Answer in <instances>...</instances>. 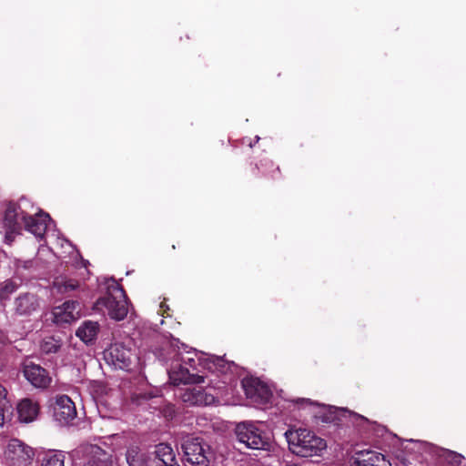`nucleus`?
<instances>
[{"mask_svg":"<svg viewBox=\"0 0 466 466\" xmlns=\"http://www.w3.org/2000/svg\"><path fill=\"white\" fill-rule=\"evenodd\" d=\"M289 451L299 457L321 456L327 442L315 432L305 428H290L285 432Z\"/></svg>","mask_w":466,"mask_h":466,"instance_id":"1","label":"nucleus"},{"mask_svg":"<svg viewBox=\"0 0 466 466\" xmlns=\"http://www.w3.org/2000/svg\"><path fill=\"white\" fill-rule=\"evenodd\" d=\"M34 209L35 206L27 199H21L17 204H12L7 208L5 215V226L8 229L5 234L6 242H11L12 235L25 224L28 216L35 213Z\"/></svg>","mask_w":466,"mask_h":466,"instance_id":"2","label":"nucleus"},{"mask_svg":"<svg viewBox=\"0 0 466 466\" xmlns=\"http://www.w3.org/2000/svg\"><path fill=\"white\" fill-rule=\"evenodd\" d=\"M107 309L109 317L115 320L124 319L128 313V305L124 289L114 280L108 283V297L99 300Z\"/></svg>","mask_w":466,"mask_h":466,"instance_id":"3","label":"nucleus"},{"mask_svg":"<svg viewBox=\"0 0 466 466\" xmlns=\"http://www.w3.org/2000/svg\"><path fill=\"white\" fill-rule=\"evenodd\" d=\"M235 433L239 442L253 450H268V439L263 434L257 423L243 421L236 426Z\"/></svg>","mask_w":466,"mask_h":466,"instance_id":"4","label":"nucleus"},{"mask_svg":"<svg viewBox=\"0 0 466 466\" xmlns=\"http://www.w3.org/2000/svg\"><path fill=\"white\" fill-rule=\"evenodd\" d=\"M35 456L34 450L17 439L10 440L7 443L3 461L7 466H29Z\"/></svg>","mask_w":466,"mask_h":466,"instance_id":"5","label":"nucleus"},{"mask_svg":"<svg viewBox=\"0 0 466 466\" xmlns=\"http://www.w3.org/2000/svg\"><path fill=\"white\" fill-rule=\"evenodd\" d=\"M186 460L192 466H208L210 448L198 438H188L183 443Z\"/></svg>","mask_w":466,"mask_h":466,"instance_id":"6","label":"nucleus"},{"mask_svg":"<svg viewBox=\"0 0 466 466\" xmlns=\"http://www.w3.org/2000/svg\"><path fill=\"white\" fill-rule=\"evenodd\" d=\"M78 304L73 300H67L61 305L55 306L49 312L50 320L56 325L71 324L80 318Z\"/></svg>","mask_w":466,"mask_h":466,"instance_id":"7","label":"nucleus"},{"mask_svg":"<svg viewBox=\"0 0 466 466\" xmlns=\"http://www.w3.org/2000/svg\"><path fill=\"white\" fill-rule=\"evenodd\" d=\"M134 354L131 350L127 349L122 343L112 344L105 351V360L106 362L116 369H127L132 362Z\"/></svg>","mask_w":466,"mask_h":466,"instance_id":"8","label":"nucleus"},{"mask_svg":"<svg viewBox=\"0 0 466 466\" xmlns=\"http://www.w3.org/2000/svg\"><path fill=\"white\" fill-rule=\"evenodd\" d=\"M54 417L60 424H68L76 416V410L74 402L66 395L56 397L53 406Z\"/></svg>","mask_w":466,"mask_h":466,"instance_id":"9","label":"nucleus"},{"mask_svg":"<svg viewBox=\"0 0 466 466\" xmlns=\"http://www.w3.org/2000/svg\"><path fill=\"white\" fill-rule=\"evenodd\" d=\"M350 466H391L386 457L371 450L356 451L350 458Z\"/></svg>","mask_w":466,"mask_h":466,"instance_id":"10","label":"nucleus"},{"mask_svg":"<svg viewBox=\"0 0 466 466\" xmlns=\"http://www.w3.org/2000/svg\"><path fill=\"white\" fill-rule=\"evenodd\" d=\"M242 387L247 398L256 403L267 402L271 396L267 386L255 378H245L242 380Z\"/></svg>","mask_w":466,"mask_h":466,"instance_id":"11","label":"nucleus"},{"mask_svg":"<svg viewBox=\"0 0 466 466\" xmlns=\"http://www.w3.org/2000/svg\"><path fill=\"white\" fill-rule=\"evenodd\" d=\"M23 374L25 380L35 388L45 389L51 383V378L46 370L32 362L24 365Z\"/></svg>","mask_w":466,"mask_h":466,"instance_id":"12","label":"nucleus"},{"mask_svg":"<svg viewBox=\"0 0 466 466\" xmlns=\"http://www.w3.org/2000/svg\"><path fill=\"white\" fill-rule=\"evenodd\" d=\"M33 215L28 216L25 222V228L38 238H42L48 228L47 222L50 218L47 214L39 212L38 208L35 207Z\"/></svg>","mask_w":466,"mask_h":466,"instance_id":"13","label":"nucleus"},{"mask_svg":"<svg viewBox=\"0 0 466 466\" xmlns=\"http://www.w3.org/2000/svg\"><path fill=\"white\" fill-rule=\"evenodd\" d=\"M39 306V300L34 294H24L15 300V310L21 316L31 315Z\"/></svg>","mask_w":466,"mask_h":466,"instance_id":"14","label":"nucleus"},{"mask_svg":"<svg viewBox=\"0 0 466 466\" xmlns=\"http://www.w3.org/2000/svg\"><path fill=\"white\" fill-rule=\"evenodd\" d=\"M18 418L21 421L28 423L34 421L39 413V404L31 399H23L17 404Z\"/></svg>","mask_w":466,"mask_h":466,"instance_id":"15","label":"nucleus"},{"mask_svg":"<svg viewBox=\"0 0 466 466\" xmlns=\"http://www.w3.org/2000/svg\"><path fill=\"white\" fill-rule=\"evenodd\" d=\"M169 378L174 384H187V383H202L204 382V378L199 375H192L188 372L187 369L179 367L177 370L172 369L169 371Z\"/></svg>","mask_w":466,"mask_h":466,"instance_id":"16","label":"nucleus"},{"mask_svg":"<svg viewBox=\"0 0 466 466\" xmlns=\"http://www.w3.org/2000/svg\"><path fill=\"white\" fill-rule=\"evenodd\" d=\"M99 325L97 322L86 320L77 329L76 336L85 343L92 342L97 336Z\"/></svg>","mask_w":466,"mask_h":466,"instance_id":"17","label":"nucleus"},{"mask_svg":"<svg viewBox=\"0 0 466 466\" xmlns=\"http://www.w3.org/2000/svg\"><path fill=\"white\" fill-rule=\"evenodd\" d=\"M12 416V406L7 399L5 388L0 384V426L9 422Z\"/></svg>","mask_w":466,"mask_h":466,"instance_id":"18","label":"nucleus"},{"mask_svg":"<svg viewBox=\"0 0 466 466\" xmlns=\"http://www.w3.org/2000/svg\"><path fill=\"white\" fill-rule=\"evenodd\" d=\"M126 460L129 466H147L146 454L141 452L137 445H130L127 448Z\"/></svg>","mask_w":466,"mask_h":466,"instance_id":"19","label":"nucleus"},{"mask_svg":"<svg viewBox=\"0 0 466 466\" xmlns=\"http://www.w3.org/2000/svg\"><path fill=\"white\" fill-rule=\"evenodd\" d=\"M91 457L87 460L84 466H111L112 463L108 460V455L96 446L90 448Z\"/></svg>","mask_w":466,"mask_h":466,"instance_id":"20","label":"nucleus"},{"mask_svg":"<svg viewBox=\"0 0 466 466\" xmlns=\"http://www.w3.org/2000/svg\"><path fill=\"white\" fill-rule=\"evenodd\" d=\"M155 453L159 461H161L164 464H169L174 462L176 460V454L172 447L166 443H160L157 445Z\"/></svg>","mask_w":466,"mask_h":466,"instance_id":"21","label":"nucleus"},{"mask_svg":"<svg viewBox=\"0 0 466 466\" xmlns=\"http://www.w3.org/2000/svg\"><path fill=\"white\" fill-rule=\"evenodd\" d=\"M41 466H65V455L62 452H50L45 456Z\"/></svg>","mask_w":466,"mask_h":466,"instance_id":"22","label":"nucleus"},{"mask_svg":"<svg viewBox=\"0 0 466 466\" xmlns=\"http://www.w3.org/2000/svg\"><path fill=\"white\" fill-rule=\"evenodd\" d=\"M40 347L44 353H55L60 349L61 341L54 337H47L43 339Z\"/></svg>","mask_w":466,"mask_h":466,"instance_id":"23","label":"nucleus"},{"mask_svg":"<svg viewBox=\"0 0 466 466\" xmlns=\"http://www.w3.org/2000/svg\"><path fill=\"white\" fill-rule=\"evenodd\" d=\"M18 288V285L11 279L0 283V300L8 299Z\"/></svg>","mask_w":466,"mask_h":466,"instance_id":"24","label":"nucleus"},{"mask_svg":"<svg viewBox=\"0 0 466 466\" xmlns=\"http://www.w3.org/2000/svg\"><path fill=\"white\" fill-rule=\"evenodd\" d=\"M427 442L417 440L401 441V447L408 452L421 451L426 449Z\"/></svg>","mask_w":466,"mask_h":466,"instance_id":"25","label":"nucleus"},{"mask_svg":"<svg viewBox=\"0 0 466 466\" xmlns=\"http://www.w3.org/2000/svg\"><path fill=\"white\" fill-rule=\"evenodd\" d=\"M197 398L195 400V405H211L215 402V398L211 394L205 393L200 390H197Z\"/></svg>","mask_w":466,"mask_h":466,"instance_id":"26","label":"nucleus"},{"mask_svg":"<svg viewBox=\"0 0 466 466\" xmlns=\"http://www.w3.org/2000/svg\"><path fill=\"white\" fill-rule=\"evenodd\" d=\"M212 362L216 366V368L223 373H226L228 370H230L231 368L234 366V363L227 362L223 358L221 357H214Z\"/></svg>","mask_w":466,"mask_h":466,"instance_id":"27","label":"nucleus"},{"mask_svg":"<svg viewBox=\"0 0 466 466\" xmlns=\"http://www.w3.org/2000/svg\"><path fill=\"white\" fill-rule=\"evenodd\" d=\"M182 400L189 405H195V400L197 398V389H187L182 394Z\"/></svg>","mask_w":466,"mask_h":466,"instance_id":"28","label":"nucleus"},{"mask_svg":"<svg viewBox=\"0 0 466 466\" xmlns=\"http://www.w3.org/2000/svg\"><path fill=\"white\" fill-rule=\"evenodd\" d=\"M166 466H180L178 463L176 462V461L174 462H171L169 464H165Z\"/></svg>","mask_w":466,"mask_h":466,"instance_id":"29","label":"nucleus"},{"mask_svg":"<svg viewBox=\"0 0 466 466\" xmlns=\"http://www.w3.org/2000/svg\"><path fill=\"white\" fill-rule=\"evenodd\" d=\"M181 360L184 361V362L186 361L184 357H181Z\"/></svg>","mask_w":466,"mask_h":466,"instance_id":"30","label":"nucleus"}]
</instances>
